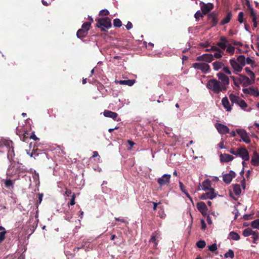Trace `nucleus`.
Returning <instances> with one entry per match:
<instances>
[{
	"mask_svg": "<svg viewBox=\"0 0 259 259\" xmlns=\"http://www.w3.org/2000/svg\"><path fill=\"white\" fill-rule=\"evenodd\" d=\"M248 7L250 9V17L252 18V20H253V18H254L255 19H257L256 13L253 8L252 7H251L249 5Z\"/></svg>",
	"mask_w": 259,
	"mask_h": 259,
	"instance_id": "40",
	"label": "nucleus"
},
{
	"mask_svg": "<svg viewBox=\"0 0 259 259\" xmlns=\"http://www.w3.org/2000/svg\"><path fill=\"white\" fill-rule=\"evenodd\" d=\"M208 249L211 252H214L217 250L218 248L217 244L215 243L212 244V245L208 246Z\"/></svg>",
	"mask_w": 259,
	"mask_h": 259,
	"instance_id": "54",
	"label": "nucleus"
},
{
	"mask_svg": "<svg viewBox=\"0 0 259 259\" xmlns=\"http://www.w3.org/2000/svg\"><path fill=\"white\" fill-rule=\"evenodd\" d=\"M200 5L202 14L204 15L207 14L208 12L212 10L214 7L213 4L210 3L205 4L203 2H201L200 3Z\"/></svg>",
	"mask_w": 259,
	"mask_h": 259,
	"instance_id": "8",
	"label": "nucleus"
},
{
	"mask_svg": "<svg viewBox=\"0 0 259 259\" xmlns=\"http://www.w3.org/2000/svg\"><path fill=\"white\" fill-rule=\"evenodd\" d=\"M224 256L226 258L230 257L231 258H233L234 257V251L232 249H229L228 251L224 254Z\"/></svg>",
	"mask_w": 259,
	"mask_h": 259,
	"instance_id": "42",
	"label": "nucleus"
},
{
	"mask_svg": "<svg viewBox=\"0 0 259 259\" xmlns=\"http://www.w3.org/2000/svg\"><path fill=\"white\" fill-rule=\"evenodd\" d=\"M5 186L7 188H14V183L12 180L10 179L6 180L5 181Z\"/></svg>",
	"mask_w": 259,
	"mask_h": 259,
	"instance_id": "34",
	"label": "nucleus"
},
{
	"mask_svg": "<svg viewBox=\"0 0 259 259\" xmlns=\"http://www.w3.org/2000/svg\"><path fill=\"white\" fill-rule=\"evenodd\" d=\"M246 64H250L252 67L255 66V61L249 57L245 58Z\"/></svg>",
	"mask_w": 259,
	"mask_h": 259,
	"instance_id": "51",
	"label": "nucleus"
},
{
	"mask_svg": "<svg viewBox=\"0 0 259 259\" xmlns=\"http://www.w3.org/2000/svg\"><path fill=\"white\" fill-rule=\"evenodd\" d=\"M229 236L233 240L237 241L239 240L240 238L239 235L234 231L230 232L229 233Z\"/></svg>",
	"mask_w": 259,
	"mask_h": 259,
	"instance_id": "32",
	"label": "nucleus"
},
{
	"mask_svg": "<svg viewBox=\"0 0 259 259\" xmlns=\"http://www.w3.org/2000/svg\"><path fill=\"white\" fill-rule=\"evenodd\" d=\"M233 191L236 195L239 196L241 192L240 185L239 184L234 185L233 186Z\"/></svg>",
	"mask_w": 259,
	"mask_h": 259,
	"instance_id": "37",
	"label": "nucleus"
},
{
	"mask_svg": "<svg viewBox=\"0 0 259 259\" xmlns=\"http://www.w3.org/2000/svg\"><path fill=\"white\" fill-rule=\"evenodd\" d=\"M251 163L254 166L259 165V154L254 151L251 158Z\"/></svg>",
	"mask_w": 259,
	"mask_h": 259,
	"instance_id": "22",
	"label": "nucleus"
},
{
	"mask_svg": "<svg viewBox=\"0 0 259 259\" xmlns=\"http://www.w3.org/2000/svg\"><path fill=\"white\" fill-rule=\"evenodd\" d=\"M220 51V48L217 46H212L210 49H206L205 50L206 52H212V51Z\"/></svg>",
	"mask_w": 259,
	"mask_h": 259,
	"instance_id": "56",
	"label": "nucleus"
},
{
	"mask_svg": "<svg viewBox=\"0 0 259 259\" xmlns=\"http://www.w3.org/2000/svg\"><path fill=\"white\" fill-rule=\"evenodd\" d=\"M253 234H252V238L253 239V242L255 243V241L258 239V234L257 232H254Z\"/></svg>",
	"mask_w": 259,
	"mask_h": 259,
	"instance_id": "60",
	"label": "nucleus"
},
{
	"mask_svg": "<svg viewBox=\"0 0 259 259\" xmlns=\"http://www.w3.org/2000/svg\"><path fill=\"white\" fill-rule=\"evenodd\" d=\"M15 154L14 153V147L11 146V148L8 149V154L7 157L8 159L11 161H13V157L15 156Z\"/></svg>",
	"mask_w": 259,
	"mask_h": 259,
	"instance_id": "28",
	"label": "nucleus"
},
{
	"mask_svg": "<svg viewBox=\"0 0 259 259\" xmlns=\"http://www.w3.org/2000/svg\"><path fill=\"white\" fill-rule=\"evenodd\" d=\"M229 98L232 103H235L238 104L240 98L233 94H231L229 95Z\"/></svg>",
	"mask_w": 259,
	"mask_h": 259,
	"instance_id": "30",
	"label": "nucleus"
},
{
	"mask_svg": "<svg viewBox=\"0 0 259 259\" xmlns=\"http://www.w3.org/2000/svg\"><path fill=\"white\" fill-rule=\"evenodd\" d=\"M206 245L205 241L201 240L196 243V246L199 248H203Z\"/></svg>",
	"mask_w": 259,
	"mask_h": 259,
	"instance_id": "44",
	"label": "nucleus"
},
{
	"mask_svg": "<svg viewBox=\"0 0 259 259\" xmlns=\"http://www.w3.org/2000/svg\"><path fill=\"white\" fill-rule=\"evenodd\" d=\"M251 226L253 228L259 229V219L254 220L251 222Z\"/></svg>",
	"mask_w": 259,
	"mask_h": 259,
	"instance_id": "47",
	"label": "nucleus"
},
{
	"mask_svg": "<svg viewBox=\"0 0 259 259\" xmlns=\"http://www.w3.org/2000/svg\"><path fill=\"white\" fill-rule=\"evenodd\" d=\"M232 17V14L231 12H229L227 15L224 17V18L221 22V25H223L226 24L228 23Z\"/></svg>",
	"mask_w": 259,
	"mask_h": 259,
	"instance_id": "25",
	"label": "nucleus"
},
{
	"mask_svg": "<svg viewBox=\"0 0 259 259\" xmlns=\"http://www.w3.org/2000/svg\"><path fill=\"white\" fill-rule=\"evenodd\" d=\"M238 105L243 109H244L247 106V105L245 101L241 99H240Z\"/></svg>",
	"mask_w": 259,
	"mask_h": 259,
	"instance_id": "46",
	"label": "nucleus"
},
{
	"mask_svg": "<svg viewBox=\"0 0 259 259\" xmlns=\"http://www.w3.org/2000/svg\"><path fill=\"white\" fill-rule=\"evenodd\" d=\"M88 34V32L87 30H83V29H79L78 30L76 33V36L79 38H82L85 37Z\"/></svg>",
	"mask_w": 259,
	"mask_h": 259,
	"instance_id": "26",
	"label": "nucleus"
},
{
	"mask_svg": "<svg viewBox=\"0 0 259 259\" xmlns=\"http://www.w3.org/2000/svg\"><path fill=\"white\" fill-rule=\"evenodd\" d=\"M203 15L202 12H201L200 11H197L194 15V17L196 21H198L200 18L203 17Z\"/></svg>",
	"mask_w": 259,
	"mask_h": 259,
	"instance_id": "48",
	"label": "nucleus"
},
{
	"mask_svg": "<svg viewBox=\"0 0 259 259\" xmlns=\"http://www.w3.org/2000/svg\"><path fill=\"white\" fill-rule=\"evenodd\" d=\"M209 192L206 193V197L207 199H212L216 196V194L214 193V189L211 188L209 190Z\"/></svg>",
	"mask_w": 259,
	"mask_h": 259,
	"instance_id": "31",
	"label": "nucleus"
},
{
	"mask_svg": "<svg viewBox=\"0 0 259 259\" xmlns=\"http://www.w3.org/2000/svg\"><path fill=\"white\" fill-rule=\"evenodd\" d=\"M222 68H223V71H224L226 73H227V74H229V75L231 74V71L230 70V69H229V67H227V66H224V67H223Z\"/></svg>",
	"mask_w": 259,
	"mask_h": 259,
	"instance_id": "61",
	"label": "nucleus"
},
{
	"mask_svg": "<svg viewBox=\"0 0 259 259\" xmlns=\"http://www.w3.org/2000/svg\"><path fill=\"white\" fill-rule=\"evenodd\" d=\"M136 82L135 79H128V80H121L118 81H116V82L120 84L127 85L128 86H132Z\"/></svg>",
	"mask_w": 259,
	"mask_h": 259,
	"instance_id": "23",
	"label": "nucleus"
},
{
	"mask_svg": "<svg viewBox=\"0 0 259 259\" xmlns=\"http://www.w3.org/2000/svg\"><path fill=\"white\" fill-rule=\"evenodd\" d=\"M223 107L227 111H230L232 110L231 106L230 104L228 99L227 97H224L222 100Z\"/></svg>",
	"mask_w": 259,
	"mask_h": 259,
	"instance_id": "20",
	"label": "nucleus"
},
{
	"mask_svg": "<svg viewBox=\"0 0 259 259\" xmlns=\"http://www.w3.org/2000/svg\"><path fill=\"white\" fill-rule=\"evenodd\" d=\"M111 26V20L107 17L98 19L96 23V27L100 29L101 31L107 32Z\"/></svg>",
	"mask_w": 259,
	"mask_h": 259,
	"instance_id": "3",
	"label": "nucleus"
},
{
	"mask_svg": "<svg viewBox=\"0 0 259 259\" xmlns=\"http://www.w3.org/2000/svg\"><path fill=\"white\" fill-rule=\"evenodd\" d=\"M76 198V195L75 193H73L71 196V198L70 199V201L68 203V206H69L70 205H73L75 204V199Z\"/></svg>",
	"mask_w": 259,
	"mask_h": 259,
	"instance_id": "49",
	"label": "nucleus"
},
{
	"mask_svg": "<svg viewBox=\"0 0 259 259\" xmlns=\"http://www.w3.org/2000/svg\"><path fill=\"white\" fill-rule=\"evenodd\" d=\"M236 174L234 171L230 170L229 174H226L223 175V181L227 184H230L233 178H235Z\"/></svg>",
	"mask_w": 259,
	"mask_h": 259,
	"instance_id": "14",
	"label": "nucleus"
},
{
	"mask_svg": "<svg viewBox=\"0 0 259 259\" xmlns=\"http://www.w3.org/2000/svg\"><path fill=\"white\" fill-rule=\"evenodd\" d=\"M218 16V13L215 11L208 15V19L211 23V27L215 26L217 25L219 21Z\"/></svg>",
	"mask_w": 259,
	"mask_h": 259,
	"instance_id": "11",
	"label": "nucleus"
},
{
	"mask_svg": "<svg viewBox=\"0 0 259 259\" xmlns=\"http://www.w3.org/2000/svg\"><path fill=\"white\" fill-rule=\"evenodd\" d=\"M6 234V231H2L0 232V243H1L4 240Z\"/></svg>",
	"mask_w": 259,
	"mask_h": 259,
	"instance_id": "57",
	"label": "nucleus"
},
{
	"mask_svg": "<svg viewBox=\"0 0 259 259\" xmlns=\"http://www.w3.org/2000/svg\"><path fill=\"white\" fill-rule=\"evenodd\" d=\"M245 70L246 72V73L249 76L250 78H251L252 80L255 81V74L250 70L249 68L246 67L245 68Z\"/></svg>",
	"mask_w": 259,
	"mask_h": 259,
	"instance_id": "35",
	"label": "nucleus"
},
{
	"mask_svg": "<svg viewBox=\"0 0 259 259\" xmlns=\"http://www.w3.org/2000/svg\"><path fill=\"white\" fill-rule=\"evenodd\" d=\"M218 78L221 80L222 85H224L225 87L229 84L230 81L229 77L222 72H219L217 74Z\"/></svg>",
	"mask_w": 259,
	"mask_h": 259,
	"instance_id": "18",
	"label": "nucleus"
},
{
	"mask_svg": "<svg viewBox=\"0 0 259 259\" xmlns=\"http://www.w3.org/2000/svg\"><path fill=\"white\" fill-rule=\"evenodd\" d=\"M24 169L21 167L19 163H16L15 161H13L8 168L7 175L8 177L11 178L16 176L14 181L18 180L20 179L19 174L24 172Z\"/></svg>",
	"mask_w": 259,
	"mask_h": 259,
	"instance_id": "1",
	"label": "nucleus"
},
{
	"mask_svg": "<svg viewBox=\"0 0 259 259\" xmlns=\"http://www.w3.org/2000/svg\"><path fill=\"white\" fill-rule=\"evenodd\" d=\"M229 42H230L231 43V44H233L234 46H240V47H241L243 46V44L242 42H241L240 41H237L233 39H231L230 40H229Z\"/></svg>",
	"mask_w": 259,
	"mask_h": 259,
	"instance_id": "50",
	"label": "nucleus"
},
{
	"mask_svg": "<svg viewBox=\"0 0 259 259\" xmlns=\"http://www.w3.org/2000/svg\"><path fill=\"white\" fill-rule=\"evenodd\" d=\"M30 139H32L35 141L39 140V139L35 136L34 132L30 133Z\"/></svg>",
	"mask_w": 259,
	"mask_h": 259,
	"instance_id": "62",
	"label": "nucleus"
},
{
	"mask_svg": "<svg viewBox=\"0 0 259 259\" xmlns=\"http://www.w3.org/2000/svg\"><path fill=\"white\" fill-rule=\"evenodd\" d=\"M236 60L241 66V67L243 68V67L246 64L245 56L244 55H240L238 56Z\"/></svg>",
	"mask_w": 259,
	"mask_h": 259,
	"instance_id": "27",
	"label": "nucleus"
},
{
	"mask_svg": "<svg viewBox=\"0 0 259 259\" xmlns=\"http://www.w3.org/2000/svg\"><path fill=\"white\" fill-rule=\"evenodd\" d=\"M213 69L218 71L224 66V64L221 61H215L212 63Z\"/></svg>",
	"mask_w": 259,
	"mask_h": 259,
	"instance_id": "29",
	"label": "nucleus"
},
{
	"mask_svg": "<svg viewBox=\"0 0 259 259\" xmlns=\"http://www.w3.org/2000/svg\"><path fill=\"white\" fill-rule=\"evenodd\" d=\"M113 25L116 27H120L122 25L121 21L119 19L116 18L113 20Z\"/></svg>",
	"mask_w": 259,
	"mask_h": 259,
	"instance_id": "45",
	"label": "nucleus"
},
{
	"mask_svg": "<svg viewBox=\"0 0 259 259\" xmlns=\"http://www.w3.org/2000/svg\"><path fill=\"white\" fill-rule=\"evenodd\" d=\"M170 175L164 174L161 178L157 179V183L161 187L168 185L170 183Z\"/></svg>",
	"mask_w": 259,
	"mask_h": 259,
	"instance_id": "9",
	"label": "nucleus"
},
{
	"mask_svg": "<svg viewBox=\"0 0 259 259\" xmlns=\"http://www.w3.org/2000/svg\"><path fill=\"white\" fill-rule=\"evenodd\" d=\"M214 126L220 134L224 135L230 133V129L229 127L224 124L220 123H216L214 124Z\"/></svg>",
	"mask_w": 259,
	"mask_h": 259,
	"instance_id": "10",
	"label": "nucleus"
},
{
	"mask_svg": "<svg viewBox=\"0 0 259 259\" xmlns=\"http://www.w3.org/2000/svg\"><path fill=\"white\" fill-rule=\"evenodd\" d=\"M233 159L234 157L228 154H221L220 155V160L222 162H228Z\"/></svg>",
	"mask_w": 259,
	"mask_h": 259,
	"instance_id": "21",
	"label": "nucleus"
},
{
	"mask_svg": "<svg viewBox=\"0 0 259 259\" xmlns=\"http://www.w3.org/2000/svg\"><path fill=\"white\" fill-rule=\"evenodd\" d=\"M223 54V52L220 49V51H217L212 55L213 56V58L220 59L222 57Z\"/></svg>",
	"mask_w": 259,
	"mask_h": 259,
	"instance_id": "41",
	"label": "nucleus"
},
{
	"mask_svg": "<svg viewBox=\"0 0 259 259\" xmlns=\"http://www.w3.org/2000/svg\"><path fill=\"white\" fill-rule=\"evenodd\" d=\"M212 188L211 187V182L208 179L204 181L202 183V189L204 191L208 190Z\"/></svg>",
	"mask_w": 259,
	"mask_h": 259,
	"instance_id": "24",
	"label": "nucleus"
},
{
	"mask_svg": "<svg viewBox=\"0 0 259 259\" xmlns=\"http://www.w3.org/2000/svg\"><path fill=\"white\" fill-rule=\"evenodd\" d=\"M230 63L232 68L234 69V71L236 72V73L240 72L242 71L243 68L235 58L230 59Z\"/></svg>",
	"mask_w": 259,
	"mask_h": 259,
	"instance_id": "15",
	"label": "nucleus"
},
{
	"mask_svg": "<svg viewBox=\"0 0 259 259\" xmlns=\"http://www.w3.org/2000/svg\"><path fill=\"white\" fill-rule=\"evenodd\" d=\"M198 210L203 215H206L208 208L206 205L203 202H199L196 205Z\"/></svg>",
	"mask_w": 259,
	"mask_h": 259,
	"instance_id": "16",
	"label": "nucleus"
},
{
	"mask_svg": "<svg viewBox=\"0 0 259 259\" xmlns=\"http://www.w3.org/2000/svg\"><path fill=\"white\" fill-rule=\"evenodd\" d=\"M240 78L239 79V83L243 87H246L249 85L252 84L254 83L255 81L249 78L245 75L240 74Z\"/></svg>",
	"mask_w": 259,
	"mask_h": 259,
	"instance_id": "5",
	"label": "nucleus"
},
{
	"mask_svg": "<svg viewBox=\"0 0 259 259\" xmlns=\"http://www.w3.org/2000/svg\"><path fill=\"white\" fill-rule=\"evenodd\" d=\"M243 92L245 94H248L254 97H258L259 96V91L257 88H254L253 87L248 88H244L242 90Z\"/></svg>",
	"mask_w": 259,
	"mask_h": 259,
	"instance_id": "12",
	"label": "nucleus"
},
{
	"mask_svg": "<svg viewBox=\"0 0 259 259\" xmlns=\"http://www.w3.org/2000/svg\"><path fill=\"white\" fill-rule=\"evenodd\" d=\"M26 151H27V154L29 155L30 156V157H32L33 155H35V156L38 155V153H37L35 151H34V150H33V151L31 153H30V150L29 151H28L27 150Z\"/></svg>",
	"mask_w": 259,
	"mask_h": 259,
	"instance_id": "64",
	"label": "nucleus"
},
{
	"mask_svg": "<svg viewBox=\"0 0 259 259\" xmlns=\"http://www.w3.org/2000/svg\"><path fill=\"white\" fill-rule=\"evenodd\" d=\"M220 40V41L218 42L217 45L221 50H225L227 48L229 40L225 36H221Z\"/></svg>",
	"mask_w": 259,
	"mask_h": 259,
	"instance_id": "17",
	"label": "nucleus"
},
{
	"mask_svg": "<svg viewBox=\"0 0 259 259\" xmlns=\"http://www.w3.org/2000/svg\"><path fill=\"white\" fill-rule=\"evenodd\" d=\"M226 51L227 53L233 55L234 53L235 47L232 46L231 44H228L226 48Z\"/></svg>",
	"mask_w": 259,
	"mask_h": 259,
	"instance_id": "38",
	"label": "nucleus"
},
{
	"mask_svg": "<svg viewBox=\"0 0 259 259\" xmlns=\"http://www.w3.org/2000/svg\"><path fill=\"white\" fill-rule=\"evenodd\" d=\"M44 194L42 193H38V200L36 202V207H37L38 205L40 204L42 201V197H43Z\"/></svg>",
	"mask_w": 259,
	"mask_h": 259,
	"instance_id": "52",
	"label": "nucleus"
},
{
	"mask_svg": "<svg viewBox=\"0 0 259 259\" xmlns=\"http://www.w3.org/2000/svg\"><path fill=\"white\" fill-rule=\"evenodd\" d=\"M254 232L251 229L247 228L243 230L242 234L244 237H248L251 235H252Z\"/></svg>",
	"mask_w": 259,
	"mask_h": 259,
	"instance_id": "33",
	"label": "nucleus"
},
{
	"mask_svg": "<svg viewBox=\"0 0 259 259\" xmlns=\"http://www.w3.org/2000/svg\"><path fill=\"white\" fill-rule=\"evenodd\" d=\"M244 13L242 12H240L238 14V20L240 23H242L244 22L243 19Z\"/></svg>",
	"mask_w": 259,
	"mask_h": 259,
	"instance_id": "53",
	"label": "nucleus"
},
{
	"mask_svg": "<svg viewBox=\"0 0 259 259\" xmlns=\"http://www.w3.org/2000/svg\"><path fill=\"white\" fill-rule=\"evenodd\" d=\"M197 61H205L207 63H210L213 60V56L210 54H204L196 58Z\"/></svg>",
	"mask_w": 259,
	"mask_h": 259,
	"instance_id": "13",
	"label": "nucleus"
},
{
	"mask_svg": "<svg viewBox=\"0 0 259 259\" xmlns=\"http://www.w3.org/2000/svg\"><path fill=\"white\" fill-rule=\"evenodd\" d=\"M103 114L105 117L111 118L114 120H116L118 116L117 113L108 110H105Z\"/></svg>",
	"mask_w": 259,
	"mask_h": 259,
	"instance_id": "19",
	"label": "nucleus"
},
{
	"mask_svg": "<svg viewBox=\"0 0 259 259\" xmlns=\"http://www.w3.org/2000/svg\"><path fill=\"white\" fill-rule=\"evenodd\" d=\"M236 131L243 142L246 144H249L250 143L251 141L250 138L246 131H245L244 130L239 128L236 129Z\"/></svg>",
	"mask_w": 259,
	"mask_h": 259,
	"instance_id": "7",
	"label": "nucleus"
},
{
	"mask_svg": "<svg viewBox=\"0 0 259 259\" xmlns=\"http://www.w3.org/2000/svg\"><path fill=\"white\" fill-rule=\"evenodd\" d=\"M192 66L196 69L201 70L203 73H206L210 71L209 65L205 63H195Z\"/></svg>",
	"mask_w": 259,
	"mask_h": 259,
	"instance_id": "4",
	"label": "nucleus"
},
{
	"mask_svg": "<svg viewBox=\"0 0 259 259\" xmlns=\"http://www.w3.org/2000/svg\"><path fill=\"white\" fill-rule=\"evenodd\" d=\"M179 186H180V188L181 191L184 193H185L187 191V190L186 189V187L184 186V185H183L182 182H179Z\"/></svg>",
	"mask_w": 259,
	"mask_h": 259,
	"instance_id": "59",
	"label": "nucleus"
},
{
	"mask_svg": "<svg viewBox=\"0 0 259 259\" xmlns=\"http://www.w3.org/2000/svg\"><path fill=\"white\" fill-rule=\"evenodd\" d=\"M237 156L241 157L244 161L249 159V153L245 147L237 148Z\"/></svg>",
	"mask_w": 259,
	"mask_h": 259,
	"instance_id": "6",
	"label": "nucleus"
},
{
	"mask_svg": "<svg viewBox=\"0 0 259 259\" xmlns=\"http://www.w3.org/2000/svg\"><path fill=\"white\" fill-rule=\"evenodd\" d=\"M199 45L202 48H207L209 46V44L208 42H202L200 43Z\"/></svg>",
	"mask_w": 259,
	"mask_h": 259,
	"instance_id": "63",
	"label": "nucleus"
},
{
	"mask_svg": "<svg viewBox=\"0 0 259 259\" xmlns=\"http://www.w3.org/2000/svg\"><path fill=\"white\" fill-rule=\"evenodd\" d=\"M2 145L6 147L7 150L13 146V142L10 140H4L2 142Z\"/></svg>",
	"mask_w": 259,
	"mask_h": 259,
	"instance_id": "39",
	"label": "nucleus"
},
{
	"mask_svg": "<svg viewBox=\"0 0 259 259\" xmlns=\"http://www.w3.org/2000/svg\"><path fill=\"white\" fill-rule=\"evenodd\" d=\"M150 242L153 243L155 246H156L157 244V243L156 242V237L153 234L151 237Z\"/></svg>",
	"mask_w": 259,
	"mask_h": 259,
	"instance_id": "58",
	"label": "nucleus"
},
{
	"mask_svg": "<svg viewBox=\"0 0 259 259\" xmlns=\"http://www.w3.org/2000/svg\"><path fill=\"white\" fill-rule=\"evenodd\" d=\"M91 27V22H85L83 23L81 26V29L87 30L88 32L90 30Z\"/></svg>",
	"mask_w": 259,
	"mask_h": 259,
	"instance_id": "43",
	"label": "nucleus"
},
{
	"mask_svg": "<svg viewBox=\"0 0 259 259\" xmlns=\"http://www.w3.org/2000/svg\"><path fill=\"white\" fill-rule=\"evenodd\" d=\"M20 138L23 142H26L28 139H30V133L28 131L25 132L23 135L20 136Z\"/></svg>",
	"mask_w": 259,
	"mask_h": 259,
	"instance_id": "36",
	"label": "nucleus"
},
{
	"mask_svg": "<svg viewBox=\"0 0 259 259\" xmlns=\"http://www.w3.org/2000/svg\"><path fill=\"white\" fill-rule=\"evenodd\" d=\"M109 14V12L106 9L102 10L99 12V16H108Z\"/></svg>",
	"mask_w": 259,
	"mask_h": 259,
	"instance_id": "55",
	"label": "nucleus"
},
{
	"mask_svg": "<svg viewBox=\"0 0 259 259\" xmlns=\"http://www.w3.org/2000/svg\"><path fill=\"white\" fill-rule=\"evenodd\" d=\"M206 87L215 94H219L227 90V88L222 85L221 82L216 79L209 80L206 83Z\"/></svg>",
	"mask_w": 259,
	"mask_h": 259,
	"instance_id": "2",
	"label": "nucleus"
}]
</instances>
